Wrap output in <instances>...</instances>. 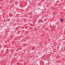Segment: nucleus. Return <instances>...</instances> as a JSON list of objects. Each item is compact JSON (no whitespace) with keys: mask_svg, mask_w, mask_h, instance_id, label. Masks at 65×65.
Listing matches in <instances>:
<instances>
[{"mask_svg":"<svg viewBox=\"0 0 65 65\" xmlns=\"http://www.w3.org/2000/svg\"><path fill=\"white\" fill-rule=\"evenodd\" d=\"M35 30H36V28H35Z\"/></svg>","mask_w":65,"mask_h":65,"instance_id":"nucleus-2","label":"nucleus"},{"mask_svg":"<svg viewBox=\"0 0 65 65\" xmlns=\"http://www.w3.org/2000/svg\"><path fill=\"white\" fill-rule=\"evenodd\" d=\"M17 64H18V62Z\"/></svg>","mask_w":65,"mask_h":65,"instance_id":"nucleus-3","label":"nucleus"},{"mask_svg":"<svg viewBox=\"0 0 65 65\" xmlns=\"http://www.w3.org/2000/svg\"><path fill=\"white\" fill-rule=\"evenodd\" d=\"M64 21V19L60 18V21L61 22H63Z\"/></svg>","mask_w":65,"mask_h":65,"instance_id":"nucleus-1","label":"nucleus"}]
</instances>
